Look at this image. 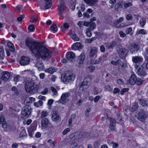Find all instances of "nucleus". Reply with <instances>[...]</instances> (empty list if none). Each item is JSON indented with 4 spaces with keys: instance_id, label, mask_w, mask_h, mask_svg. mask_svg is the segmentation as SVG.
Here are the masks:
<instances>
[{
    "instance_id": "f257e3e1",
    "label": "nucleus",
    "mask_w": 148,
    "mask_h": 148,
    "mask_svg": "<svg viewBox=\"0 0 148 148\" xmlns=\"http://www.w3.org/2000/svg\"><path fill=\"white\" fill-rule=\"evenodd\" d=\"M25 42L27 47L37 59L41 58L48 60L52 57V52L40 43L29 38H27Z\"/></svg>"
},
{
    "instance_id": "f03ea898",
    "label": "nucleus",
    "mask_w": 148,
    "mask_h": 148,
    "mask_svg": "<svg viewBox=\"0 0 148 148\" xmlns=\"http://www.w3.org/2000/svg\"><path fill=\"white\" fill-rule=\"evenodd\" d=\"M37 86L34 80H31L27 81L25 83V90L27 92L32 93L36 90Z\"/></svg>"
},
{
    "instance_id": "7ed1b4c3",
    "label": "nucleus",
    "mask_w": 148,
    "mask_h": 148,
    "mask_svg": "<svg viewBox=\"0 0 148 148\" xmlns=\"http://www.w3.org/2000/svg\"><path fill=\"white\" fill-rule=\"evenodd\" d=\"M148 112L147 111L144 109H141L137 112V119L142 122H144L148 117Z\"/></svg>"
},
{
    "instance_id": "20e7f679",
    "label": "nucleus",
    "mask_w": 148,
    "mask_h": 148,
    "mask_svg": "<svg viewBox=\"0 0 148 148\" xmlns=\"http://www.w3.org/2000/svg\"><path fill=\"white\" fill-rule=\"evenodd\" d=\"M116 50L121 58H125L127 55L128 51L121 45H117Z\"/></svg>"
},
{
    "instance_id": "39448f33",
    "label": "nucleus",
    "mask_w": 148,
    "mask_h": 148,
    "mask_svg": "<svg viewBox=\"0 0 148 148\" xmlns=\"http://www.w3.org/2000/svg\"><path fill=\"white\" fill-rule=\"evenodd\" d=\"M32 111L31 107L27 105L22 109L21 114L22 117L24 119L28 118L30 114Z\"/></svg>"
},
{
    "instance_id": "423d86ee",
    "label": "nucleus",
    "mask_w": 148,
    "mask_h": 148,
    "mask_svg": "<svg viewBox=\"0 0 148 148\" xmlns=\"http://www.w3.org/2000/svg\"><path fill=\"white\" fill-rule=\"evenodd\" d=\"M64 82H69L74 80L75 78V75L71 73H67L62 75Z\"/></svg>"
},
{
    "instance_id": "0eeeda50",
    "label": "nucleus",
    "mask_w": 148,
    "mask_h": 148,
    "mask_svg": "<svg viewBox=\"0 0 148 148\" xmlns=\"http://www.w3.org/2000/svg\"><path fill=\"white\" fill-rule=\"evenodd\" d=\"M90 79L89 77H86L85 78L82 84L80 86L79 88L80 89L82 90H86L90 84Z\"/></svg>"
},
{
    "instance_id": "6e6552de",
    "label": "nucleus",
    "mask_w": 148,
    "mask_h": 148,
    "mask_svg": "<svg viewBox=\"0 0 148 148\" xmlns=\"http://www.w3.org/2000/svg\"><path fill=\"white\" fill-rule=\"evenodd\" d=\"M70 94L69 93H63L60 99L58 101V102L64 104L68 101L67 98L70 96Z\"/></svg>"
},
{
    "instance_id": "1a4fd4ad",
    "label": "nucleus",
    "mask_w": 148,
    "mask_h": 148,
    "mask_svg": "<svg viewBox=\"0 0 148 148\" xmlns=\"http://www.w3.org/2000/svg\"><path fill=\"white\" fill-rule=\"evenodd\" d=\"M60 3L58 6V14L60 16L61 15L63 12L65 10L66 6L64 1L63 0H59Z\"/></svg>"
},
{
    "instance_id": "9d476101",
    "label": "nucleus",
    "mask_w": 148,
    "mask_h": 148,
    "mask_svg": "<svg viewBox=\"0 0 148 148\" xmlns=\"http://www.w3.org/2000/svg\"><path fill=\"white\" fill-rule=\"evenodd\" d=\"M51 119L52 121L58 123L60 122L61 120V118L59 113L56 112H53L51 116Z\"/></svg>"
},
{
    "instance_id": "9b49d317",
    "label": "nucleus",
    "mask_w": 148,
    "mask_h": 148,
    "mask_svg": "<svg viewBox=\"0 0 148 148\" xmlns=\"http://www.w3.org/2000/svg\"><path fill=\"white\" fill-rule=\"evenodd\" d=\"M30 60V59L28 57L23 56L21 57L19 63L21 65H26L29 64Z\"/></svg>"
},
{
    "instance_id": "f8f14e48",
    "label": "nucleus",
    "mask_w": 148,
    "mask_h": 148,
    "mask_svg": "<svg viewBox=\"0 0 148 148\" xmlns=\"http://www.w3.org/2000/svg\"><path fill=\"white\" fill-rule=\"evenodd\" d=\"M2 76L1 79V80L5 81L8 80L10 76V73L7 71H4L2 73Z\"/></svg>"
},
{
    "instance_id": "ddd939ff",
    "label": "nucleus",
    "mask_w": 148,
    "mask_h": 148,
    "mask_svg": "<svg viewBox=\"0 0 148 148\" xmlns=\"http://www.w3.org/2000/svg\"><path fill=\"white\" fill-rule=\"evenodd\" d=\"M143 58L140 56H135L133 57L132 58L133 62L136 64H140L143 62Z\"/></svg>"
},
{
    "instance_id": "4468645a",
    "label": "nucleus",
    "mask_w": 148,
    "mask_h": 148,
    "mask_svg": "<svg viewBox=\"0 0 148 148\" xmlns=\"http://www.w3.org/2000/svg\"><path fill=\"white\" fill-rule=\"evenodd\" d=\"M75 58V54L71 51L68 52L66 55V58L68 61L70 62L74 60Z\"/></svg>"
},
{
    "instance_id": "2eb2a0df",
    "label": "nucleus",
    "mask_w": 148,
    "mask_h": 148,
    "mask_svg": "<svg viewBox=\"0 0 148 148\" xmlns=\"http://www.w3.org/2000/svg\"><path fill=\"white\" fill-rule=\"evenodd\" d=\"M85 56L84 53H82L77 58V62L79 64V67L82 66L83 63V61H84Z\"/></svg>"
},
{
    "instance_id": "dca6fc26",
    "label": "nucleus",
    "mask_w": 148,
    "mask_h": 148,
    "mask_svg": "<svg viewBox=\"0 0 148 148\" xmlns=\"http://www.w3.org/2000/svg\"><path fill=\"white\" fill-rule=\"evenodd\" d=\"M136 73L140 76H145L147 74L145 71V69L143 68V66L137 70Z\"/></svg>"
},
{
    "instance_id": "f3484780",
    "label": "nucleus",
    "mask_w": 148,
    "mask_h": 148,
    "mask_svg": "<svg viewBox=\"0 0 148 148\" xmlns=\"http://www.w3.org/2000/svg\"><path fill=\"white\" fill-rule=\"evenodd\" d=\"M88 133L83 131L78 132L76 134V137L77 138H86L88 135Z\"/></svg>"
},
{
    "instance_id": "a211bd4d",
    "label": "nucleus",
    "mask_w": 148,
    "mask_h": 148,
    "mask_svg": "<svg viewBox=\"0 0 148 148\" xmlns=\"http://www.w3.org/2000/svg\"><path fill=\"white\" fill-rule=\"evenodd\" d=\"M36 128V125L32 124L30 126V127L29 128L28 130V132L29 136L32 137L34 133V131Z\"/></svg>"
},
{
    "instance_id": "6ab92c4d",
    "label": "nucleus",
    "mask_w": 148,
    "mask_h": 148,
    "mask_svg": "<svg viewBox=\"0 0 148 148\" xmlns=\"http://www.w3.org/2000/svg\"><path fill=\"white\" fill-rule=\"evenodd\" d=\"M130 51L131 53H133L135 52H137L139 49V47L138 45L136 43H134L131 45Z\"/></svg>"
},
{
    "instance_id": "aec40b11",
    "label": "nucleus",
    "mask_w": 148,
    "mask_h": 148,
    "mask_svg": "<svg viewBox=\"0 0 148 148\" xmlns=\"http://www.w3.org/2000/svg\"><path fill=\"white\" fill-rule=\"evenodd\" d=\"M116 121L114 119L111 118L110 120L109 128L111 130H114L115 128Z\"/></svg>"
},
{
    "instance_id": "412c9836",
    "label": "nucleus",
    "mask_w": 148,
    "mask_h": 148,
    "mask_svg": "<svg viewBox=\"0 0 148 148\" xmlns=\"http://www.w3.org/2000/svg\"><path fill=\"white\" fill-rule=\"evenodd\" d=\"M137 79V78L135 74H132L129 79L130 83L132 85L134 84H136Z\"/></svg>"
},
{
    "instance_id": "4be33fe9",
    "label": "nucleus",
    "mask_w": 148,
    "mask_h": 148,
    "mask_svg": "<svg viewBox=\"0 0 148 148\" xmlns=\"http://www.w3.org/2000/svg\"><path fill=\"white\" fill-rule=\"evenodd\" d=\"M82 48V45L80 43L77 42L73 44L71 46V48L73 50H79Z\"/></svg>"
},
{
    "instance_id": "5701e85b",
    "label": "nucleus",
    "mask_w": 148,
    "mask_h": 148,
    "mask_svg": "<svg viewBox=\"0 0 148 148\" xmlns=\"http://www.w3.org/2000/svg\"><path fill=\"white\" fill-rule=\"evenodd\" d=\"M45 8L46 10L50 8L52 5L51 0H45Z\"/></svg>"
},
{
    "instance_id": "b1692460",
    "label": "nucleus",
    "mask_w": 148,
    "mask_h": 148,
    "mask_svg": "<svg viewBox=\"0 0 148 148\" xmlns=\"http://www.w3.org/2000/svg\"><path fill=\"white\" fill-rule=\"evenodd\" d=\"M97 52V48L96 47H92L90 50V56L91 57L93 58L96 55Z\"/></svg>"
},
{
    "instance_id": "393cba45",
    "label": "nucleus",
    "mask_w": 148,
    "mask_h": 148,
    "mask_svg": "<svg viewBox=\"0 0 148 148\" xmlns=\"http://www.w3.org/2000/svg\"><path fill=\"white\" fill-rule=\"evenodd\" d=\"M35 66L39 71L43 70L44 68V66L42 61L37 62L35 64Z\"/></svg>"
},
{
    "instance_id": "a878e982",
    "label": "nucleus",
    "mask_w": 148,
    "mask_h": 148,
    "mask_svg": "<svg viewBox=\"0 0 148 148\" xmlns=\"http://www.w3.org/2000/svg\"><path fill=\"white\" fill-rule=\"evenodd\" d=\"M123 8L122 3L121 2L117 3L115 5L114 8L115 10L118 12L119 10Z\"/></svg>"
},
{
    "instance_id": "bb28decb",
    "label": "nucleus",
    "mask_w": 148,
    "mask_h": 148,
    "mask_svg": "<svg viewBox=\"0 0 148 148\" xmlns=\"http://www.w3.org/2000/svg\"><path fill=\"white\" fill-rule=\"evenodd\" d=\"M87 4L90 5L95 4L98 0H83Z\"/></svg>"
},
{
    "instance_id": "cd10ccee",
    "label": "nucleus",
    "mask_w": 148,
    "mask_h": 148,
    "mask_svg": "<svg viewBox=\"0 0 148 148\" xmlns=\"http://www.w3.org/2000/svg\"><path fill=\"white\" fill-rule=\"evenodd\" d=\"M70 37L74 40L77 41L79 40V38L74 32H72L70 35Z\"/></svg>"
},
{
    "instance_id": "c85d7f7f",
    "label": "nucleus",
    "mask_w": 148,
    "mask_h": 148,
    "mask_svg": "<svg viewBox=\"0 0 148 148\" xmlns=\"http://www.w3.org/2000/svg\"><path fill=\"white\" fill-rule=\"evenodd\" d=\"M42 126L44 127H46L49 124V120L47 118H44L41 121Z\"/></svg>"
},
{
    "instance_id": "c756f323",
    "label": "nucleus",
    "mask_w": 148,
    "mask_h": 148,
    "mask_svg": "<svg viewBox=\"0 0 148 148\" xmlns=\"http://www.w3.org/2000/svg\"><path fill=\"white\" fill-rule=\"evenodd\" d=\"M35 100V98L31 97H28L26 98L24 101V102L27 103H30L34 101Z\"/></svg>"
},
{
    "instance_id": "7c9ffc66",
    "label": "nucleus",
    "mask_w": 148,
    "mask_h": 148,
    "mask_svg": "<svg viewBox=\"0 0 148 148\" xmlns=\"http://www.w3.org/2000/svg\"><path fill=\"white\" fill-rule=\"evenodd\" d=\"M2 127L4 128H7L9 130H12L13 127V126L12 125H7L5 121L3 122L2 123Z\"/></svg>"
},
{
    "instance_id": "2f4dec72",
    "label": "nucleus",
    "mask_w": 148,
    "mask_h": 148,
    "mask_svg": "<svg viewBox=\"0 0 148 148\" xmlns=\"http://www.w3.org/2000/svg\"><path fill=\"white\" fill-rule=\"evenodd\" d=\"M7 45L11 51L14 52V45L12 42L10 41L8 42L7 43Z\"/></svg>"
},
{
    "instance_id": "473e14b6",
    "label": "nucleus",
    "mask_w": 148,
    "mask_h": 148,
    "mask_svg": "<svg viewBox=\"0 0 148 148\" xmlns=\"http://www.w3.org/2000/svg\"><path fill=\"white\" fill-rule=\"evenodd\" d=\"M69 27L68 24L67 23H64L63 25L61 27V29L63 32H64Z\"/></svg>"
},
{
    "instance_id": "72a5a7b5",
    "label": "nucleus",
    "mask_w": 148,
    "mask_h": 148,
    "mask_svg": "<svg viewBox=\"0 0 148 148\" xmlns=\"http://www.w3.org/2000/svg\"><path fill=\"white\" fill-rule=\"evenodd\" d=\"M105 57V58L106 56H101L98 59L96 60L95 61H94L93 63L95 64H98L102 61V60H105V59L104 58Z\"/></svg>"
},
{
    "instance_id": "f704fd0d",
    "label": "nucleus",
    "mask_w": 148,
    "mask_h": 148,
    "mask_svg": "<svg viewBox=\"0 0 148 148\" xmlns=\"http://www.w3.org/2000/svg\"><path fill=\"white\" fill-rule=\"evenodd\" d=\"M139 23L140 26L142 27H143L146 23V18L144 17L142 18L140 20Z\"/></svg>"
},
{
    "instance_id": "c9c22d12",
    "label": "nucleus",
    "mask_w": 148,
    "mask_h": 148,
    "mask_svg": "<svg viewBox=\"0 0 148 148\" xmlns=\"http://www.w3.org/2000/svg\"><path fill=\"white\" fill-rule=\"evenodd\" d=\"M50 29L53 33H55L58 30V27L56 25H54L51 27Z\"/></svg>"
},
{
    "instance_id": "e433bc0d",
    "label": "nucleus",
    "mask_w": 148,
    "mask_h": 148,
    "mask_svg": "<svg viewBox=\"0 0 148 148\" xmlns=\"http://www.w3.org/2000/svg\"><path fill=\"white\" fill-rule=\"evenodd\" d=\"M89 27L88 29L91 31L93 30L96 27V24L93 22L90 23Z\"/></svg>"
},
{
    "instance_id": "4c0bfd02",
    "label": "nucleus",
    "mask_w": 148,
    "mask_h": 148,
    "mask_svg": "<svg viewBox=\"0 0 148 148\" xmlns=\"http://www.w3.org/2000/svg\"><path fill=\"white\" fill-rule=\"evenodd\" d=\"M140 103L143 106H147V102L144 99H140Z\"/></svg>"
},
{
    "instance_id": "58836bf2",
    "label": "nucleus",
    "mask_w": 148,
    "mask_h": 148,
    "mask_svg": "<svg viewBox=\"0 0 148 148\" xmlns=\"http://www.w3.org/2000/svg\"><path fill=\"white\" fill-rule=\"evenodd\" d=\"M116 44V42L113 41L108 46L107 45V46L108 47V49H112L113 48Z\"/></svg>"
},
{
    "instance_id": "ea45409f",
    "label": "nucleus",
    "mask_w": 148,
    "mask_h": 148,
    "mask_svg": "<svg viewBox=\"0 0 148 148\" xmlns=\"http://www.w3.org/2000/svg\"><path fill=\"white\" fill-rule=\"evenodd\" d=\"M0 56L2 59L4 58V53L3 48L2 47H0Z\"/></svg>"
},
{
    "instance_id": "a19ab883",
    "label": "nucleus",
    "mask_w": 148,
    "mask_h": 148,
    "mask_svg": "<svg viewBox=\"0 0 148 148\" xmlns=\"http://www.w3.org/2000/svg\"><path fill=\"white\" fill-rule=\"evenodd\" d=\"M55 69L52 68H49L48 69H46L45 71L50 74H52L55 71Z\"/></svg>"
},
{
    "instance_id": "79ce46f5",
    "label": "nucleus",
    "mask_w": 148,
    "mask_h": 148,
    "mask_svg": "<svg viewBox=\"0 0 148 148\" xmlns=\"http://www.w3.org/2000/svg\"><path fill=\"white\" fill-rule=\"evenodd\" d=\"M27 135L26 133L25 130H23L21 132L20 134V138H23L24 137H25Z\"/></svg>"
},
{
    "instance_id": "37998d69",
    "label": "nucleus",
    "mask_w": 148,
    "mask_h": 148,
    "mask_svg": "<svg viewBox=\"0 0 148 148\" xmlns=\"http://www.w3.org/2000/svg\"><path fill=\"white\" fill-rule=\"evenodd\" d=\"M132 3L130 2H124L123 3L124 7L125 9H126L128 8L132 5Z\"/></svg>"
},
{
    "instance_id": "c03bdc74",
    "label": "nucleus",
    "mask_w": 148,
    "mask_h": 148,
    "mask_svg": "<svg viewBox=\"0 0 148 148\" xmlns=\"http://www.w3.org/2000/svg\"><path fill=\"white\" fill-rule=\"evenodd\" d=\"M147 33V31L146 30L144 29H141L138 31L137 32V34H145Z\"/></svg>"
},
{
    "instance_id": "a18cd8bd",
    "label": "nucleus",
    "mask_w": 148,
    "mask_h": 148,
    "mask_svg": "<svg viewBox=\"0 0 148 148\" xmlns=\"http://www.w3.org/2000/svg\"><path fill=\"white\" fill-rule=\"evenodd\" d=\"M42 101L41 100H39L38 102L35 103H34V105L35 106L38 107L41 106L42 105Z\"/></svg>"
},
{
    "instance_id": "49530a36",
    "label": "nucleus",
    "mask_w": 148,
    "mask_h": 148,
    "mask_svg": "<svg viewBox=\"0 0 148 148\" xmlns=\"http://www.w3.org/2000/svg\"><path fill=\"white\" fill-rule=\"evenodd\" d=\"M35 29V27L33 25H29L28 28V30L30 32H34Z\"/></svg>"
},
{
    "instance_id": "de8ad7c7",
    "label": "nucleus",
    "mask_w": 148,
    "mask_h": 148,
    "mask_svg": "<svg viewBox=\"0 0 148 148\" xmlns=\"http://www.w3.org/2000/svg\"><path fill=\"white\" fill-rule=\"evenodd\" d=\"M143 81L141 79H137L136 82V85L139 86L142 84H143Z\"/></svg>"
},
{
    "instance_id": "09e8293b",
    "label": "nucleus",
    "mask_w": 148,
    "mask_h": 148,
    "mask_svg": "<svg viewBox=\"0 0 148 148\" xmlns=\"http://www.w3.org/2000/svg\"><path fill=\"white\" fill-rule=\"evenodd\" d=\"M38 19V18L36 15L32 17L31 19V22L35 23L36 22Z\"/></svg>"
},
{
    "instance_id": "8fccbe9b",
    "label": "nucleus",
    "mask_w": 148,
    "mask_h": 148,
    "mask_svg": "<svg viewBox=\"0 0 148 148\" xmlns=\"http://www.w3.org/2000/svg\"><path fill=\"white\" fill-rule=\"evenodd\" d=\"M138 105L136 103L134 104L133 106H132L131 109V110L132 112L135 111L137 108Z\"/></svg>"
},
{
    "instance_id": "3c124183",
    "label": "nucleus",
    "mask_w": 148,
    "mask_h": 148,
    "mask_svg": "<svg viewBox=\"0 0 148 148\" xmlns=\"http://www.w3.org/2000/svg\"><path fill=\"white\" fill-rule=\"evenodd\" d=\"M123 20L124 19L123 17H120L119 18L118 20H116L115 22H114V24L116 25L119 24V23L123 21Z\"/></svg>"
},
{
    "instance_id": "603ef678",
    "label": "nucleus",
    "mask_w": 148,
    "mask_h": 148,
    "mask_svg": "<svg viewBox=\"0 0 148 148\" xmlns=\"http://www.w3.org/2000/svg\"><path fill=\"white\" fill-rule=\"evenodd\" d=\"M48 113L46 111H42L40 117L41 118H43L46 117Z\"/></svg>"
},
{
    "instance_id": "864d4df0",
    "label": "nucleus",
    "mask_w": 148,
    "mask_h": 148,
    "mask_svg": "<svg viewBox=\"0 0 148 148\" xmlns=\"http://www.w3.org/2000/svg\"><path fill=\"white\" fill-rule=\"evenodd\" d=\"M120 61V59H118L116 61L112 60L111 61V63L114 65H116L119 64V63Z\"/></svg>"
},
{
    "instance_id": "5fc2aeb1",
    "label": "nucleus",
    "mask_w": 148,
    "mask_h": 148,
    "mask_svg": "<svg viewBox=\"0 0 148 148\" xmlns=\"http://www.w3.org/2000/svg\"><path fill=\"white\" fill-rule=\"evenodd\" d=\"M15 9L17 11L20 12L22 10L23 7L20 5H18L15 7Z\"/></svg>"
},
{
    "instance_id": "6e6d98bb",
    "label": "nucleus",
    "mask_w": 148,
    "mask_h": 148,
    "mask_svg": "<svg viewBox=\"0 0 148 148\" xmlns=\"http://www.w3.org/2000/svg\"><path fill=\"white\" fill-rule=\"evenodd\" d=\"M5 121L4 116L2 115H0V124Z\"/></svg>"
},
{
    "instance_id": "4d7b16f0",
    "label": "nucleus",
    "mask_w": 148,
    "mask_h": 148,
    "mask_svg": "<svg viewBox=\"0 0 148 148\" xmlns=\"http://www.w3.org/2000/svg\"><path fill=\"white\" fill-rule=\"evenodd\" d=\"M129 90V89L127 88H124L123 89L121 92H120L121 94V95H123L124 94V93L127 92Z\"/></svg>"
},
{
    "instance_id": "13d9d810",
    "label": "nucleus",
    "mask_w": 148,
    "mask_h": 148,
    "mask_svg": "<svg viewBox=\"0 0 148 148\" xmlns=\"http://www.w3.org/2000/svg\"><path fill=\"white\" fill-rule=\"evenodd\" d=\"M51 90H52L54 95H56L57 93V91L56 88L53 87H51Z\"/></svg>"
},
{
    "instance_id": "bf43d9fd",
    "label": "nucleus",
    "mask_w": 148,
    "mask_h": 148,
    "mask_svg": "<svg viewBox=\"0 0 148 148\" xmlns=\"http://www.w3.org/2000/svg\"><path fill=\"white\" fill-rule=\"evenodd\" d=\"M84 101H85V99H80L77 102V104L78 106H80L81 105V104Z\"/></svg>"
},
{
    "instance_id": "052dcab7",
    "label": "nucleus",
    "mask_w": 148,
    "mask_h": 148,
    "mask_svg": "<svg viewBox=\"0 0 148 148\" xmlns=\"http://www.w3.org/2000/svg\"><path fill=\"white\" fill-rule=\"evenodd\" d=\"M119 64L121 67L122 68H125L126 66L125 64L122 62L121 60H120V61L119 63Z\"/></svg>"
},
{
    "instance_id": "680f3d73",
    "label": "nucleus",
    "mask_w": 148,
    "mask_h": 148,
    "mask_svg": "<svg viewBox=\"0 0 148 148\" xmlns=\"http://www.w3.org/2000/svg\"><path fill=\"white\" fill-rule=\"evenodd\" d=\"M48 143L50 144V146L51 147H52L53 148L54 147L55 145L53 143L52 140L51 139H49L48 141Z\"/></svg>"
},
{
    "instance_id": "e2e57ef3",
    "label": "nucleus",
    "mask_w": 148,
    "mask_h": 148,
    "mask_svg": "<svg viewBox=\"0 0 148 148\" xmlns=\"http://www.w3.org/2000/svg\"><path fill=\"white\" fill-rule=\"evenodd\" d=\"M144 56L145 59L148 60V49H147L144 53Z\"/></svg>"
},
{
    "instance_id": "0e129e2a",
    "label": "nucleus",
    "mask_w": 148,
    "mask_h": 148,
    "mask_svg": "<svg viewBox=\"0 0 148 148\" xmlns=\"http://www.w3.org/2000/svg\"><path fill=\"white\" fill-rule=\"evenodd\" d=\"M70 131V128H69L65 129L62 132L63 135H64L68 133Z\"/></svg>"
},
{
    "instance_id": "69168bd1",
    "label": "nucleus",
    "mask_w": 148,
    "mask_h": 148,
    "mask_svg": "<svg viewBox=\"0 0 148 148\" xmlns=\"http://www.w3.org/2000/svg\"><path fill=\"white\" fill-rule=\"evenodd\" d=\"M126 19L127 21H129L130 20H132V15L130 14H127L126 16Z\"/></svg>"
},
{
    "instance_id": "338daca9",
    "label": "nucleus",
    "mask_w": 148,
    "mask_h": 148,
    "mask_svg": "<svg viewBox=\"0 0 148 148\" xmlns=\"http://www.w3.org/2000/svg\"><path fill=\"white\" fill-rule=\"evenodd\" d=\"M100 146V143L98 141L95 142L94 143V148H98Z\"/></svg>"
},
{
    "instance_id": "774afa93",
    "label": "nucleus",
    "mask_w": 148,
    "mask_h": 148,
    "mask_svg": "<svg viewBox=\"0 0 148 148\" xmlns=\"http://www.w3.org/2000/svg\"><path fill=\"white\" fill-rule=\"evenodd\" d=\"M143 65L145 67L146 69H148V60H145Z\"/></svg>"
}]
</instances>
